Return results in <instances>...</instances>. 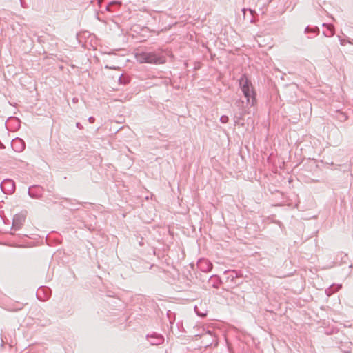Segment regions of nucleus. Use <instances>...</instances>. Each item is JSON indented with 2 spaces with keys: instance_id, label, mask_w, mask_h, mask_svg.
I'll use <instances>...</instances> for the list:
<instances>
[{
  "instance_id": "1",
  "label": "nucleus",
  "mask_w": 353,
  "mask_h": 353,
  "mask_svg": "<svg viewBox=\"0 0 353 353\" xmlns=\"http://www.w3.org/2000/svg\"><path fill=\"white\" fill-rule=\"evenodd\" d=\"M239 84L242 92L247 99V103L252 106L256 103V92L251 81L245 75L242 76L239 80Z\"/></svg>"
},
{
  "instance_id": "2",
  "label": "nucleus",
  "mask_w": 353,
  "mask_h": 353,
  "mask_svg": "<svg viewBox=\"0 0 353 353\" xmlns=\"http://www.w3.org/2000/svg\"><path fill=\"white\" fill-rule=\"evenodd\" d=\"M136 59L141 63H163L165 59L158 57L156 54L152 52H141L135 55Z\"/></svg>"
},
{
  "instance_id": "3",
  "label": "nucleus",
  "mask_w": 353,
  "mask_h": 353,
  "mask_svg": "<svg viewBox=\"0 0 353 353\" xmlns=\"http://www.w3.org/2000/svg\"><path fill=\"white\" fill-rule=\"evenodd\" d=\"M195 310L197 312V314L201 316H205V314H200L199 312L198 311V309H197V307H195Z\"/></svg>"
}]
</instances>
